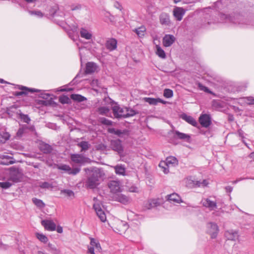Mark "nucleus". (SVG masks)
<instances>
[{
  "instance_id": "26",
  "label": "nucleus",
  "mask_w": 254,
  "mask_h": 254,
  "mask_svg": "<svg viewBox=\"0 0 254 254\" xmlns=\"http://www.w3.org/2000/svg\"><path fill=\"white\" fill-rule=\"evenodd\" d=\"M114 169L116 174L122 176L125 175L126 168L124 165H117L114 167Z\"/></svg>"
},
{
  "instance_id": "51",
  "label": "nucleus",
  "mask_w": 254,
  "mask_h": 254,
  "mask_svg": "<svg viewBox=\"0 0 254 254\" xmlns=\"http://www.w3.org/2000/svg\"><path fill=\"white\" fill-rule=\"evenodd\" d=\"M40 187L42 189H49L53 188V186L52 184L45 182L40 184Z\"/></svg>"
},
{
  "instance_id": "15",
  "label": "nucleus",
  "mask_w": 254,
  "mask_h": 254,
  "mask_svg": "<svg viewBox=\"0 0 254 254\" xmlns=\"http://www.w3.org/2000/svg\"><path fill=\"white\" fill-rule=\"evenodd\" d=\"M174 136L175 138H178L181 140H184L187 142H190V136L188 134L182 133L178 130H175L173 131Z\"/></svg>"
},
{
  "instance_id": "39",
  "label": "nucleus",
  "mask_w": 254,
  "mask_h": 254,
  "mask_svg": "<svg viewBox=\"0 0 254 254\" xmlns=\"http://www.w3.org/2000/svg\"><path fill=\"white\" fill-rule=\"evenodd\" d=\"M97 211L96 214L100 220L103 222H105L106 221V216L104 211L103 210H98Z\"/></svg>"
},
{
  "instance_id": "52",
  "label": "nucleus",
  "mask_w": 254,
  "mask_h": 254,
  "mask_svg": "<svg viewBox=\"0 0 254 254\" xmlns=\"http://www.w3.org/2000/svg\"><path fill=\"white\" fill-rule=\"evenodd\" d=\"M80 171V168L79 167L74 168L72 169L70 167V170L68 172L69 175H75L77 174Z\"/></svg>"
},
{
  "instance_id": "46",
  "label": "nucleus",
  "mask_w": 254,
  "mask_h": 254,
  "mask_svg": "<svg viewBox=\"0 0 254 254\" xmlns=\"http://www.w3.org/2000/svg\"><path fill=\"white\" fill-rule=\"evenodd\" d=\"M198 86L200 90L202 91H203L208 93H210L211 94H214L208 87L203 86L200 83L198 84Z\"/></svg>"
},
{
  "instance_id": "58",
  "label": "nucleus",
  "mask_w": 254,
  "mask_h": 254,
  "mask_svg": "<svg viewBox=\"0 0 254 254\" xmlns=\"http://www.w3.org/2000/svg\"><path fill=\"white\" fill-rule=\"evenodd\" d=\"M129 191L131 192H137L138 191V189L135 186H131L129 188Z\"/></svg>"
},
{
  "instance_id": "36",
  "label": "nucleus",
  "mask_w": 254,
  "mask_h": 254,
  "mask_svg": "<svg viewBox=\"0 0 254 254\" xmlns=\"http://www.w3.org/2000/svg\"><path fill=\"white\" fill-rule=\"evenodd\" d=\"M32 201L36 206L40 208H44L45 206V204L40 199L34 197L32 198Z\"/></svg>"
},
{
  "instance_id": "56",
  "label": "nucleus",
  "mask_w": 254,
  "mask_h": 254,
  "mask_svg": "<svg viewBox=\"0 0 254 254\" xmlns=\"http://www.w3.org/2000/svg\"><path fill=\"white\" fill-rule=\"evenodd\" d=\"M29 12L31 15L35 14L39 17L43 16L42 13L40 11H29Z\"/></svg>"
},
{
  "instance_id": "17",
  "label": "nucleus",
  "mask_w": 254,
  "mask_h": 254,
  "mask_svg": "<svg viewBox=\"0 0 254 254\" xmlns=\"http://www.w3.org/2000/svg\"><path fill=\"white\" fill-rule=\"evenodd\" d=\"M175 38L172 35H166L163 39V44L165 47H168L171 46L175 42Z\"/></svg>"
},
{
  "instance_id": "11",
  "label": "nucleus",
  "mask_w": 254,
  "mask_h": 254,
  "mask_svg": "<svg viewBox=\"0 0 254 254\" xmlns=\"http://www.w3.org/2000/svg\"><path fill=\"white\" fill-rule=\"evenodd\" d=\"M108 187L111 190V191L116 194L121 191L120 184L119 181H111L108 183Z\"/></svg>"
},
{
  "instance_id": "32",
  "label": "nucleus",
  "mask_w": 254,
  "mask_h": 254,
  "mask_svg": "<svg viewBox=\"0 0 254 254\" xmlns=\"http://www.w3.org/2000/svg\"><path fill=\"white\" fill-rule=\"evenodd\" d=\"M138 114H139L138 111L134 110L130 108L126 107V115L125 116V117H126V118L130 117H133Z\"/></svg>"
},
{
  "instance_id": "40",
  "label": "nucleus",
  "mask_w": 254,
  "mask_h": 254,
  "mask_svg": "<svg viewBox=\"0 0 254 254\" xmlns=\"http://www.w3.org/2000/svg\"><path fill=\"white\" fill-rule=\"evenodd\" d=\"M57 168L58 170L64 171L68 174L69 171L70 170V167L66 164L58 165Z\"/></svg>"
},
{
  "instance_id": "27",
  "label": "nucleus",
  "mask_w": 254,
  "mask_h": 254,
  "mask_svg": "<svg viewBox=\"0 0 254 254\" xmlns=\"http://www.w3.org/2000/svg\"><path fill=\"white\" fill-rule=\"evenodd\" d=\"M146 28L144 26H141L140 27L135 28L133 30L139 37H142L144 36L146 32Z\"/></svg>"
},
{
  "instance_id": "44",
  "label": "nucleus",
  "mask_w": 254,
  "mask_h": 254,
  "mask_svg": "<svg viewBox=\"0 0 254 254\" xmlns=\"http://www.w3.org/2000/svg\"><path fill=\"white\" fill-rule=\"evenodd\" d=\"M163 95L166 98H171L173 96V92L171 89H165L164 90Z\"/></svg>"
},
{
  "instance_id": "12",
  "label": "nucleus",
  "mask_w": 254,
  "mask_h": 254,
  "mask_svg": "<svg viewBox=\"0 0 254 254\" xmlns=\"http://www.w3.org/2000/svg\"><path fill=\"white\" fill-rule=\"evenodd\" d=\"M41 224L48 231H53L56 229V225L52 220H43Z\"/></svg>"
},
{
  "instance_id": "38",
  "label": "nucleus",
  "mask_w": 254,
  "mask_h": 254,
  "mask_svg": "<svg viewBox=\"0 0 254 254\" xmlns=\"http://www.w3.org/2000/svg\"><path fill=\"white\" fill-rule=\"evenodd\" d=\"M156 54L161 58L165 59L166 54L164 51L158 45H156Z\"/></svg>"
},
{
  "instance_id": "42",
  "label": "nucleus",
  "mask_w": 254,
  "mask_h": 254,
  "mask_svg": "<svg viewBox=\"0 0 254 254\" xmlns=\"http://www.w3.org/2000/svg\"><path fill=\"white\" fill-rule=\"evenodd\" d=\"M36 235L37 238L42 243H46L48 241V238L43 234L37 233Z\"/></svg>"
},
{
  "instance_id": "25",
  "label": "nucleus",
  "mask_w": 254,
  "mask_h": 254,
  "mask_svg": "<svg viewBox=\"0 0 254 254\" xmlns=\"http://www.w3.org/2000/svg\"><path fill=\"white\" fill-rule=\"evenodd\" d=\"M187 185L188 187L190 188L200 187L201 186L200 181L192 180L191 177L189 179H188Z\"/></svg>"
},
{
  "instance_id": "41",
  "label": "nucleus",
  "mask_w": 254,
  "mask_h": 254,
  "mask_svg": "<svg viewBox=\"0 0 254 254\" xmlns=\"http://www.w3.org/2000/svg\"><path fill=\"white\" fill-rule=\"evenodd\" d=\"M144 100L150 105H156L158 104V98L146 97L144 98Z\"/></svg>"
},
{
  "instance_id": "4",
  "label": "nucleus",
  "mask_w": 254,
  "mask_h": 254,
  "mask_svg": "<svg viewBox=\"0 0 254 254\" xmlns=\"http://www.w3.org/2000/svg\"><path fill=\"white\" fill-rule=\"evenodd\" d=\"M207 233L211 236V239H215L218 233L219 228L215 223L209 222L207 224Z\"/></svg>"
},
{
  "instance_id": "29",
  "label": "nucleus",
  "mask_w": 254,
  "mask_h": 254,
  "mask_svg": "<svg viewBox=\"0 0 254 254\" xmlns=\"http://www.w3.org/2000/svg\"><path fill=\"white\" fill-rule=\"evenodd\" d=\"M98 112L100 115L109 116L110 109L108 107H100L98 108Z\"/></svg>"
},
{
  "instance_id": "6",
  "label": "nucleus",
  "mask_w": 254,
  "mask_h": 254,
  "mask_svg": "<svg viewBox=\"0 0 254 254\" xmlns=\"http://www.w3.org/2000/svg\"><path fill=\"white\" fill-rule=\"evenodd\" d=\"M110 146L113 150L117 152L119 154H122L124 151L122 141L120 139L112 140L110 142Z\"/></svg>"
},
{
  "instance_id": "57",
  "label": "nucleus",
  "mask_w": 254,
  "mask_h": 254,
  "mask_svg": "<svg viewBox=\"0 0 254 254\" xmlns=\"http://www.w3.org/2000/svg\"><path fill=\"white\" fill-rule=\"evenodd\" d=\"M98 241L95 240L94 238H90V247H93L95 248V246L97 244Z\"/></svg>"
},
{
  "instance_id": "48",
  "label": "nucleus",
  "mask_w": 254,
  "mask_h": 254,
  "mask_svg": "<svg viewBox=\"0 0 254 254\" xmlns=\"http://www.w3.org/2000/svg\"><path fill=\"white\" fill-rule=\"evenodd\" d=\"M12 183L9 182H0V187L3 189L9 188L12 186Z\"/></svg>"
},
{
  "instance_id": "8",
  "label": "nucleus",
  "mask_w": 254,
  "mask_h": 254,
  "mask_svg": "<svg viewBox=\"0 0 254 254\" xmlns=\"http://www.w3.org/2000/svg\"><path fill=\"white\" fill-rule=\"evenodd\" d=\"M99 70V67L96 63L92 62L86 63L85 70L86 74H92L95 72H97Z\"/></svg>"
},
{
  "instance_id": "64",
  "label": "nucleus",
  "mask_w": 254,
  "mask_h": 254,
  "mask_svg": "<svg viewBox=\"0 0 254 254\" xmlns=\"http://www.w3.org/2000/svg\"><path fill=\"white\" fill-rule=\"evenodd\" d=\"M225 189L227 192H231L233 190V188L231 186H227Z\"/></svg>"
},
{
  "instance_id": "10",
  "label": "nucleus",
  "mask_w": 254,
  "mask_h": 254,
  "mask_svg": "<svg viewBox=\"0 0 254 254\" xmlns=\"http://www.w3.org/2000/svg\"><path fill=\"white\" fill-rule=\"evenodd\" d=\"M186 10L181 7L175 6L173 11V15L178 21H181Z\"/></svg>"
},
{
  "instance_id": "43",
  "label": "nucleus",
  "mask_w": 254,
  "mask_h": 254,
  "mask_svg": "<svg viewBox=\"0 0 254 254\" xmlns=\"http://www.w3.org/2000/svg\"><path fill=\"white\" fill-rule=\"evenodd\" d=\"M54 103L52 98H50L49 100H39V104L43 106L51 105Z\"/></svg>"
},
{
  "instance_id": "19",
  "label": "nucleus",
  "mask_w": 254,
  "mask_h": 254,
  "mask_svg": "<svg viewBox=\"0 0 254 254\" xmlns=\"http://www.w3.org/2000/svg\"><path fill=\"white\" fill-rule=\"evenodd\" d=\"M117 41L114 38L108 40L105 43L106 48L110 51L115 50L117 48Z\"/></svg>"
},
{
  "instance_id": "20",
  "label": "nucleus",
  "mask_w": 254,
  "mask_h": 254,
  "mask_svg": "<svg viewBox=\"0 0 254 254\" xmlns=\"http://www.w3.org/2000/svg\"><path fill=\"white\" fill-rule=\"evenodd\" d=\"M80 36L86 40H91L92 38V32L85 28H81L80 30Z\"/></svg>"
},
{
  "instance_id": "61",
  "label": "nucleus",
  "mask_w": 254,
  "mask_h": 254,
  "mask_svg": "<svg viewBox=\"0 0 254 254\" xmlns=\"http://www.w3.org/2000/svg\"><path fill=\"white\" fill-rule=\"evenodd\" d=\"M93 208L95 209L96 212H97L98 210H102L100 207V206L99 204H94L93 205Z\"/></svg>"
},
{
  "instance_id": "53",
  "label": "nucleus",
  "mask_w": 254,
  "mask_h": 254,
  "mask_svg": "<svg viewBox=\"0 0 254 254\" xmlns=\"http://www.w3.org/2000/svg\"><path fill=\"white\" fill-rule=\"evenodd\" d=\"M157 203V200L155 199H152L148 201V206H147V208L148 209H151L153 207H154L156 206Z\"/></svg>"
},
{
  "instance_id": "24",
  "label": "nucleus",
  "mask_w": 254,
  "mask_h": 254,
  "mask_svg": "<svg viewBox=\"0 0 254 254\" xmlns=\"http://www.w3.org/2000/svg\"><path fill=\"white\" fill-rule=\"evenodd\" d=\"M40 149L45 154L50 153L53 148L51 145L46 143H42L40 144Z\"/></svg>"
},
{
  "instance_id": "35",
  "label": "nucleus",
  "mask_w": 254,
  "mask_h": 254,
  "mask_svg": "<svg viewBox=\"0 0 254 254\" xmlns=\"http://www.w3.org/2000/svg\"><path fill=\"white\" fill-rule=\"evenodd\" d=\"M77 146L81 148V151L82 152L87 150L89 148L90 145L88 142L82 141L79 142L77 144Z\"/></svg>"
},
{
  "instance_id": "59",
  "label": "nucleus",
  "mask_w": 254,
  "mask_h": 254,
  "mask_svg": "<svg viewBox=\"0 0 254 254\" xmlns=\"http://www.w3.org/2000/svg\"><path fill=\"white\" fill-rule=\"evenodd\" d=\"M247 100L249 101L250 105H254V97L251 96L248 97H247Z\"/></svg>"
},
{
  "instance_id": "2",
  "label": "nucleus",
  "mask_w": 254,
  "mask_h": 254,
  "mask_svg": "<svg viewBox=\"0 0 254 254\" xmlns=\"http://www.w3.org/2000/svg\"><path fill=\"white\" fill-rule=\"evenodd\" d=\"M114 104L112 105V110L115 118L118 119L126 118V107H121L117 103Z\"/></svg>"
},
{
  "instance_id": "3",
  "label": "nucleus",
  "mask_w": 254,
  "mask_h": 254,
  "mask_svg": "<svg viewBox=\"0 0 254 254\" xmlns=\"http://www.w3.org/2000/svg\"><path fill=\"white\" fill-rule=\"evenodd\" d=\"M70 159L73 162L79 164L81 165L88 163L90 160L88 157H85L80 154H71L70 155Z\"/></svg>"
},
{
  "instance_id": "31",
  "label": "nucleus",
  "mask_w": 254,
  "mask_h": 254,
  "mask_svg": "<svg viewBox=\"0 0 254 254\" xmlns=\"http://www.w3.org/2000/svg\"><path fill=\"white\" fill-rule=\"evenodd\" d=\"M10 134L5 131H0V142L2 143L5 142L6 141L9 139Z\"/></svg>"
},
{
  "instance_id": "50",
  "label": "nucleus",
  "mask_w": 254,
  "mask_h": 254,
  "mask_svg": "<svg viewBox=\"0 0 254 254\" xmlns=\"http://www.w3.org/2000/svg\"><path fill=\"white\" fill-rule=\"evenodd\" d=\"M100 122L102 124L107 126H112L113 124V122L112 121L109 120L105 118H101Z\"/></svg>"
},
{
  "instance_id": "14",
  "label": "nucleus",
  "mask_w": 254,
  "mask_h": 254,
  "mask_svg": "<svg viewBox=\"0 0 254 254\" xmlns=\"http://www.w3.org/2000/svg\"><path fill=\"white\" fill-rule=\"evenodd\" d=\"M108 131L112 134L117 135L119 137H123V135H128L129 134V131L127 129H125L124 130L117 129L114 127L109 128Z\"/></svg>"
},
{
  "instance_id": "60",
  "label": "nucleus",
  "mask_w": 254,
  "mask_h": 254,
  "mask_svg": "<svg viewBox=\"0 0 254 254\" xmlns=\"http://www.w3.org/2000/svg\"><path fill=\"white\" fill-rule=\"evenodd\" d=\"M88 252L91 254H95L94 248L93 247H88Z\"/></svg>"
},
{
  "instance_id": "16",
  "label": "nucleus",
  "mask_w": 254,
  "mask_h": 254,
  "mask_svg": "<svg viewBox=\"0 0 254 254\" xmlns=\"http://www.w3.org/2000/svg\"><path fill=\"white\" fill-rule=\"evenodd\" d=\"M181 118L186 121L189 124L193 126V127H196L199 128V127H198V124L196 120L191 116H188L186 114H183L181 116Z\"/></svg>"
},
{
  "instance_id": "23",
  "label": "nucleus",
  "mask_w": 254,
  "mask_h": 254,
  "mask_svg": "<svg viewBox=\"0 0 254 254\" xmlns=\"http://www.w3.org/2000/svg\"><path fill=\"white\" fill-rule=\"evenodd\" d=\"M167 199L170 202L179 203L181 201V197L176 193H173L167 196Z\"/></svg>"
},
{
  "instance_id": "28",
  "label": "nucleus",
  "mask_w": 254,
  "mask_h": 254,
  "mask_svg": "<svg viewBox=\"0 0 254 254\" xmlns=\"http://www.w3.org/2000/svg\"><path fill=\"white\" fill-rule=\"evenodd\" d=\"M3 157L2 158V160L0 161V164L2 165H8L10 164H13L14 163V161L11 160L13 159L12 157L9 156H3Z\"/></svg>"
},
{
  "instance_id": "13",
  "label": "nucleus",
  "mask_w": 254,
  "mask_h": 254,
  "mask_svg": "<svg viewBox=\"0 0 254 254\" xmlns=\"http://www.w3.org/2000/svg\"><path fill=\"white\" fill-rule=\"evenodd\" d=\"M113 198L115 201H118L123 204H127L129 202V198L127 196L118 193L114 194Z\"/></svg>"
},
{
  "instance_id": "21",
  "label": "nucleus",
  "mask_w": 254,
  "mask_h": 254,
  "mask_svg": "<svg viewBox=\"0 0 254 254\" xmlns=\"http://www.w3.org/2000/svg\"><path fill=\"white\" fill-rule=\"evenodd\" d=\"M203 205L209 209L210 210H213L217 207V204L215 201H211L209 198L204 199L203 202Z\"/></svg>"
},
{
  "instance_id": "55",
  "label": "nucleus",
  "mask_w": 254,
  "mask_h": 254,
  "mask_svg": "<svg viewBox=\"0 0 254 254\" xmlns=\"http://www.w3.org/2000/svg\"><path fill=\"white\" fill-rule=\"evenodd\" d=\"M25 130L24 129V128H22V127H20L16 135L17 136L21 137L22 136V135L25 132Z\"/></svg>"
},
{
  "instance_id": "33",
  "label": "nucleus",
  "mask_w": 254,
  "mask_h": 254,
  "mask_svg": "<svg viewBox=\"0 0 254 254\" xmlns=\"http://www.w3.org/2000/svg\"><path fill=\"white\" fill-rule=\"evenodd\" d=\"M177 159L176 157L173 156H170L167 157L166 159V162L164 163L167 166L170 165H175L177 164Z\"/></svg>"
},
{
  "instance_id": "63",
  "label": "nucleus",
  "mask_w": 254,
  "mask_h": 254,
  "mask_svg": "<svg viewBox=\"0 0 254 254\" xmlns=\"http://www.w3.org/2000/svg\"><path fill=\"white\" fill-rule=\"evenodd\" d=\"M56 230L57 231L58 233H62L63 231V229L62 227L58 226L57 227H56Z\"/></svg>"
},
{
  "instance_id": "22",
  "label": "nucleus",
  "mask_w": 254,
  "mask_h": 254,
  "mask_svg": "<svg viewBox=\"0 0 254 254\" xmlns=\"http://www.w3.org/2000/svg\"><path fill=\"white\" fill-rule=\"evenodd\" d=\"M225 236L229 240L235 241L238 239V234L237 231L230 230L225 232Z\"/></svg>"
},
{
  "instance_id": "47",
  "label": "nucleus",
  "mask_w": 254,
  "mask_h": 254,
  "mask_svg": "<svg viewBox=\"0 0 254 254\" xmlns=\"http://www.w3.org/2000/svg\"><path fill=\"white\" fill-rule=\"evenodd\" d=\"M19 117L24 122L27 124H28L31 120L27 115H25L21 113L19 114Z\"/></svg>"
},
{
  "instance_id": "7",
  "label": "nucleus",
  "mask_w": 254,
  "mask_h": 254,
  "mask_svg": "<svg viewBox=\"0 0 254 254\" xmlns=\"http://www.w3.org/2000/svg\"><path fill=\"white\" fill-rule=\"evenodd\" d=\"M10 170L9 180L15 183L20 182L21 175L19 170L14 167H11Z\"/></svg>"
},
{
  "instance_id": "54",
  "label": "nucleus",
  "mask_w": 254,
  "mask_h": 254,
  "mask_svg": "<svg viewBox=\"0 0 254 254\" xmlns=\"http://www.w3.org/2000/svg\"><path fill=\"white\" fill-rule=\"evenodd\" d=\"M81 8V5L79 4H72L70 6V9L72 11L79 10Z\"/></svg>"
},
{
  "instance_id": "62",
  "label": "nucleus",
  "mask_w": 254,
  "mask_h": 254,
  "mask_svg": "<svg viewBox=\"0 0 254 254\" xmlns=\"http://www.w3.org/2000/svg\"><path fill=\"white\" fill-rule=\"evenodd\" d=\"M8 246L7 245L3 244L1 243H0V249L2 250H6Z\"/></svg>"
},
{
  "instance_id": "37",
  "label": "nucleus",
  "mask_w": 254,
  "mask_h": 254,
  "mask_svg": "<svg viewBox=\"0 0 254 254\" xmlns=\"http://www.w3.org/2000/svg\"><path fill=\"white\" fill-rule=\"evenodd\" d=\"M59 102L63 104H70L71 103V100L66 95H63L59 97Z\"/></svg>"
},
{
  "instance_id": "45",
  "label": "nucleus",
  "mask_w": 254,
  "mask_h": 254,
  "mask_svg": "<svg viewBox=\"0 0 254 254\" xmlns=\"http://www.w3.org/2000/svg\"><path fill=\"white\" fill-rule=\"evenodd\" d=\"M61 193L64 194L67 196L73 197H74V192L70 190L64 189L61 190Z\"/></svg>"
},
{
  "instance_id": "49",
  "label": "nucleus",
  "mask_w": 254,
  "mask_h": 254,
  "mask_svg": "<svg viewBox=\"0 0 254 254\" xmlns=\"http://www.w3.org/2000/svg\"><path fill=\"white\" fill-rule=\"evenodd\" d=\"M38 90V89H37ZM38 92H41V93L39 95L40 97L46 99V100H49V98L51 96V95L49 93H44V91L39 90Z\"/></svg>"
},
{
  "instance_id": "9",
  "label": "nucleus",
  "mask_w": 254,
  "mask_h": 254,
  "mask_svg": "<svg viewBox=\"0 0 254 254\" xmlns=\"http://www.w3.org/2000/svg\"><path fill=\"white\" fill-rule=\"evenodd\" d=\"M19 89L21 91H15L14 93V95L17 97H19L23 95H26L29 93H34L39 91L36 89L28 88L24 86H20Z\"/></svg>"
},
{
  "instance_id": "34",
  "label": "nucleus",
  "mask_w": 254,
  "mask_h": 254,
  "mask_svg": "<svg viewBox=\"0 0 254 254\" xmlns=\"http://www.w3.org/2000/svg\"><path fill=\"white\" fill-rule=\"evenodd\" d=\"M70 98L75 101L79 102L86 100V98L79 94H72L70 95Z\"/></svg>"
},
{
  "instance_id": "18",
  "label": "nucleus",
  "mask_w": 254,
  "mask_h": 254,
  "mask_svg": "<svg viewBox=\"0 0 254 254\" xmlns=\"http://www.w3.org/2000/svg\"><path fill=\"white\" fill-rule=\"evenodd\" d=\"M160 22L162 25L168 26L171 23L170 15L169 14L163 12L159 16Z\"/></svg>"
},
{
  "instance_id": "1",
  "label": "nucleus",
  "mask_w": 254,
  "mask_h": 254,
  "mask_svg": "<svg viewBox=\"0 0 254 254\" xmlns=\"http://www.w3.org/2000/svg\"><path fill=\"white\" fill-rule=\"evenodd\" d=\"M84 171L87 175L85 186L87 188L93 189L100 184V179L102 176L103 171L97 168H85Z\"/></svg>"
},
{
  "instance_id": "30",
  "label": "nucleus",
  "mask_w": 254,
  "mask_h": 254,
  "mask_svg": "<svg viewBox=\"0 0 254 254\" xmlns=\"http://www.w3.org/2000/svg\"><path fill=\"white\" fill-rule=\"evenodd\" d=\"M47 250L53 254H60V251L54 245L51 243H48L47 246Z\"/></svg>"
},
{
  "instance_id": "5",
  "label": "nucleus",
  "mask_w": 254,
  "mask_h": 254,
  "mask_svg": "<svg viewBox=\"0 0 254 254\" xmlns=\"http://www.w3.org/2000/svg\"><path fill=\"white\" fill-rule=\"evenodd\" d=\"M198 121L202 127L207 128L212 123L211 118L209 114H201L199 117Z\"/></svg>"
}]
</instances>
